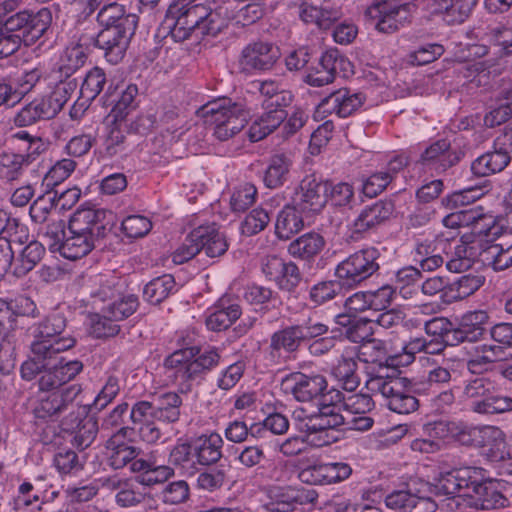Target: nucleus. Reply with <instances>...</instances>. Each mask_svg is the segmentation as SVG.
<instances>
[{"instance_id":"052dcab7","label":"nucleus","mask_w":512,"mask_h":512,"mask_svg":"<svg viewBox=\"0 0 512 512\" xmlns=\"http://www.w3.org/2000/svg\"><path fill=\"white\" fill-rule=\"evenodd\" d=\"M257 189L253 184L245 183L236 187L230 197V207L235 213L246 211L254 202Z\"/></svg>"},{"instance_id":"423d86ee","label":"nucleus","mask_w":512,"mask_h":512,"mask_svg":"<svg viewBox=\"0 0 512 512\" xmlns=\"http://www.w3.org/2000/svg\"><path fill=\"white\" fill-rule=\"evenodd\" d=\"M406 378H370L366 386L368 390L381 394L387 400L388 408L399 414H409L419 407L418 399L413 395L415 390L407 386Z\"/></svg>"},{"instance_id":"412c9836","label":"nucleus","mask_w":512,"mask_h":512,"mask_svg":"<svg viewBox=\"0 0 512 512\" xmlns=\"http://www.w3.org/2000/svg\"><path fill=\"white\" fill-rule=\"evenodd\" d=\"M285 384L289 386L294 397L300 402L311 401L319 396L323 398L325 396L323 393L328 386L323 375L302 373L291 374L286 378Z\"/></svg>"},{"instance_id":"f03ea898","label":"nucleus","mask_w":512,"mask_h":512,"mask_svg":"<svg viewBox=\"0 0 512 512\" xmlns=\"http://www.w3.org/2000/svg\"><path fill=\"white\" fill-rule=\"evenodd\" d=\"M170 13L177 15L171 29V35L176 41H184L192 33L214 37L227 26L226 18L219 11L203 4H172Z\"/></svg>"},{"instance_id":"4be33fe9","label":"nucleus","mask_w":512,"mask_h":512,"mask_svg":"<svg viewBox=\"0 0 512 512\" xmlns=\"http://www.w3.org/2000/svg\"><path fill=\"white\" fill-rule=\"evenodd\" d=\"M374 10L378 18L376 29L382 33H394L405 24L410 22V10L408 4H396L394 2H383L378 4Z\"/></svg>"},{"instance_id":"2f4dec72","label":"nucleus","mask_w":512,"mask_h":512,"mask_svg":"<svg viewBox=\"0 0 512 512\" xmlns=\"http://www.w3.org/2000/svg\"><path fill=\"white\" fill-rule=\"evenodd\" d=\"M302 213L293 203L284 206L278 213L275 223L277 237L286 240L301 231L304 227Z\"/></svg>"},{"instance_id":"c03bdc74","label":"nucleus","mask_w":512,"mask_h":512,"mask_svg":"<svg viewBox=\"0 0 512 512\" xmlns=\"http://www.w3.org/2000/svg\"><path fill=\"white\" fill-rule=\"evenodd\" d=\"M45 254V246L42 242L37 240H30L26 246L21 250L17 259L18 264L15 267V274L17 276H24L30 272L43 258Z\"/></svg>"},{"instance_id":"5fc2aeb1","label":"nucleus","mask_w":512,"mask_h":512,"mask_svg":"<svg viewBox=\"0 0 512 512\" xmlns=\"http://www.w3.org/2000/svg\"><path fill=\"white\" fill-rule=\"evenodd\" d=\"M142 483L138 481V476L129 479L121 491L116 493L115 499L121 507L135 506L145 499V488H141Z\"/></svg>"},{"instance_id":"0eeeda50","label":"nucleus","mask_w":512,"mask_h":512,"mask_svg":"<svg viewBox=\"0 0 512 512\" xmlns=\"http://www.w3.org/2000/svg\"><path fill=\"white\" fill-rule=\"evenodd\" d=\"M424 434L430 438L454 440L461 445L477 446L483 439L495 434H501L499 429L493 427H471L461 421L438 420L423 426Z\"/></svg>"},{"instance_id":"8fccbe9b","label":"nucleus","mask_w":512,"mask_h":512,"mask_svg":"<svg viewBox=\"0 0 512 512\" xmlns=\"http://www.w3.org/2000/svg\"><path fill=\"white\" fill-rule=\"evenodd\" d=\"M90 333L95 338H108L114 337L120 332V326L114 321L113 318L106 313V308L103 314L93 313L88 316Z\"/></svg>"},{"instance_id":"0e129e2a","label":"nucleus","mask_w":512,"mask_h":512,"mask_svg":"<svg viewBox=\"0 0 512 512\" xmlns=\"http://www.w3.org/2000/svg\"><path fill=\"white\" fill-rule=\"evenodd\" d=\"M393 180L390 172H375L363 179L362 192L365 196L373 198L382 193Z\"/></svg>"},{"instance_id":"72a5a7b5","label":"nucleus","mask_w":512,"mask_h":512,"mask_svg":"<svg viewBox=\"0 0 512 512\" xmlns=\"http://www.w3.org/2000/svg\"><path fill=\"white\" fill-rule=\"evenodd\" d=\"M511 157L504 151H490L475 159L471 164V171L475 176L485 177L504 170L510 163Z\"/></svg>"},{"instance_id":"4468645a","label":"nucleus","mask_w":512,"mask_h":512,"mask_svg":"<svg viewBox=\"0 0 512 512\" xmlns=\"http://www.w3.org/2000/svg\"><path fill=\"white\" fill-rule=\"evenodd\" d=\"M281 53L279 48L264 41H256L246 45L239 56V67L242 72L267 71L274 67Z\"/></svg>"},{"instance_id":"6e6552de","label":"nucleus","mask_w":512,"mask_h":512,"mask_svg":"<svg viewBox=\"0 0 512 512\" xmlns=\"http://www.w3.org/2000/svg\"><path fill=\"white\" fill-rule=\"evenodd\" d=\"M66 325L67 320L62 313L49 314L35 328L32 343L39 346L38 350L57 356L72 349L77 340L72 335H63Z\"/></svg>"},{"instance_id":"37998d69","label":"nucleus","mask_w":512,"mask_h":512,"mask_svg":"<svg viewBox=\"0 0 512 512\" xmlns=\"http://www.w3.org/2000/svg\"><path fill=\"white\" fill-rule=\"evenodd\" d=\"M57 80L52 92L44 96L55 116L63 109L78 87V82L74 77L65 78L57 74Z\"/></svg>"},{"instance_id":"bf43d9fd","label":"nucleus","mask_w":512,"mask_h":512,"mask_svg":"<svg viewBox=\"0 0 512 512\" xmlns=\"http://www.w3.org/2000/svg\"><path fill=\"white\" fill-rule=\"evenodd\" d=\"M126 136L122 130V122H115L111 119V124L108 126V133L104 139L105 153L112 157L125 151Z\"/></svg>"},{"instance_id":"58836bf2","label":"nucleus","mask_w":512,"mask_h":512,"mask_svg":"<svg viewBox=\"0 0 512 512\" xmlns=\"http://www.w3.org/2000/svg\"><path fill=\"white\" fill-rule=\"evenodd\" d=\"M69 235L62 247L61 256L69 260H77L89 254L93 249L101 245L85 234L68 230Z\"/></svg>"},{"instance_id":"dca6fc26","label":"nucleus","mask_w":512,"mask_h":512,"mask_svg":"<svg viewBox=\"0 0 512 512\" xmlns=\"http://www.w3.org/2000/svg\"><path fill=\"white\" fill-rule=\"evenodd\" d=\"M394 211L393 201L387 199L365 206L352 223V234L362 236L376 230L392 217Z\"/></svg>"},{"instance_id":"f3484780","label":"nucleus","mask_w":512,"mask_h":512,"mask_svg":"<svg viewBox=\"0 0 512 512\" xmlns=\"http://www.w3.org/2000/svg\"><path fill=\"white\" fill-rule=\"evenodd\" d=\"M82 392L79 384H71L49 394L41 399L34 413L37 418L46 419L60 416L70 407L74 406V401Z\"/></svg>"},{"instance_id":"c9c22d12","label":"nucleus","mask_w":512,"mask_h":512,"mask_svg":"<svg viewBox=\"0 0 512 512\" xmlns=\"http://www.w3.org/2000/svg\"><path fill=\"white\" fill-rule=\"evenodd\" d=\"M489 324V314L484 310H474L463 314L459 320L467 342L474 343L483 339Z\"/></svg>"},{"instance_id":"ea45409f","label":"nucleus","mask_w":512,"mask_h":512,"mask_svg":"<svg viewBox=\"0 0 512 512\" xmlns=\"http://www.w3.org/2000/svg\"><path fill=\"white\" fill-rule=\"evenodd\" d=\"M38 345L31 342V356L21 366V376L24 380H33L37 375L43 373L44 370L50 368L52 362L58 359V356L51 352L38 351Z\"/></svg>"},{"instance_id":"9d476101","label":"nucleus","mask_w":512,"mask_h":512,"mask_svg":"<svg viewBox=\"0 0 512 512\" xmlns=\"http://www.w3.org/2000/svg\"><path fill=\"white\" fill-rule=\"evenodd\" d=\"M52 23V13L48 8L37 12H13L9 16L5 33L20 38V43L26 46L34 44L47 31Z\"/></svg>"},{"instance_id":"20e7f679","label":"nucleus","mask_w":512,"mask_h":512,"mask_svg":"<svg viewBox=\"0 0 512 512\" xmlns=\"http://www.w3.org/2000/svg\"><path fill=\"white\" fill-rule=\"evenodd\" d=\"M198 113L212 126L214 136L220 141H227L241 132L249 117L243 105L229 99L209 102Z\"/></svg>"},{"instance_id":"3c124183","label":"nucleus","mask_w":512,"mask_h":512,"mask_svg":"<svg viewBox=\"0 0 512 512\" xmlns=\"http://www.w3.org/2000/svg\"><path fill=\"white\" fill-rule=\"evenodd\" d=\"M57 208V191L46 192L37 197L31 204L29 215L33 222L42 224Z\"/></svg>"},{"instance_id":"e2e57ef3","label":"nucleus","mask_w":512,"mask_h":512,"mask_svg":"<svg viewBox=\"0 0 512 512\" xmlns=\"http://www.w3.org/2000/svg\"><path fill=\"white\" fill-rule=\"evenodd\" d=\"M386 355L385 343L372 337L361 344L358 351V358L365 363H381Z\"/></svg>"},{"instance_id":"f257e3e1","label":"nucleus","mask_w":512,"mask_h":512,"mask_svg":"<svg viewBox=\"0 0 512 512\" xmlns=\"http://www.w3.org/2000/svg\"><path fill=\"white\" fill-rule=\"evenodd\" d=\"M215 348L201 349L197 346L179 349L164 360V368L170 378L178 383L181 393H188L195 381L203 377L220 362Z\"/></svg>"},{"instance_id":"13d9d810","label":"nucleus","mask_w":512,"mask_h":512,"mask_svg":"<svg viewBox=\"0 0 512 512\" xmlns=\"http://www.w3.org/2000/svg\"><path fill=\"white\" fill-rule=\"evenodd\" d=\"M99 430L98 421L93 416L82 419L75 432L73 443L81 450L88 448L95 440Z\"/></svg>"},{"instance_id":"a18cd8bd","label":"nucleus","mask_w":512,"mask_h":512,"mask_svg":"<svg viewBox=\"0 0 512 512\" xmlns=\"http://www.w3.org/2000/svg\"><path fill=\"white\" fill-rule=\"evenodd\" d=\"M83 289L84 292L89 295L92 303L112 299L116 293L113 280L99 274L90 276Z\"/></svg>"},{"instance_id":"79ce46f5","label":"nucleus","mask_w":512,"mask_h":512,"mask_svg":"<svg viewBox=\"0 0 512 512\" xmlns=\"http://www.w3.org/2000/svg\"><path fill=\"white\" fill-rule=\"evenodd\" d=\"M87 53L82 44H73L66 47L60 59L57 74L60 77H73V75L85 64Z\"/></svg>"},{"instance_id":"473e14b6","label":"nucleus","mask_w":512,"mask_h":512,"mask_svg":"<svg viewBox=\"0 0 512 512\" xmlns=\"http://www.w3.org/2000/svg\"><path fill=\"white\" fill-rule=\"evenodd\" d=\"M357 368L358 364L354 357L347 353H342L337 363L332 367L331 374L344 390L353 392L360 384Z\"/></svg>"},{"instance_id":"39448f33","label":"nucleus","mask_w":512,"mask_h":512,"mask_svg":"<svg viewBox=\"0 0 512 512\" xmlns=\"http://www.w3.org/2000/svg\"><path fill=\"white\" fill-rule=\"evenodd\" d=\"M463 395L470 400L471 410L478 414L493 415L512 411V397L497 393L494 383L486 377L466 381Z\"/></svg>"},{"instance_id":"864d4df0","label":"nucleus","mask_w":512,"mask_h":512,"mask_svg":"<svg viewBox=\"0 0 512 512\" xmlns=\"http://www.w3.org/2000/svg\"><path fill=\"white\" fill-rule=\"evenodd\" d=\"M106 84V76L102 69H91L84 78L80 87V95L85 101L94 100L103 90Z\"/></svg>"},{"instance_id":"bb28decb","label":"nucleus","mask_w":512,"mask_h":512,"mask_svg":"<svg viewBox=\"0 0 512 512\" xmlns=\"http://www.w3.org/2000/svg\"><path fill=\"white\" fill-rule=\"evenodd\" d=\"M98 12L97 21L102 28L115 27L122 29L125 23H129L132 29L138 25V16L133 13H126L125 7L117 2H104Z\"/></svg>"},{"instance_id":"1a4fd4ad","label":"nucleus","mask_w":512,"mask_h":512,"mask_svg":"<svg viewBox=\"0 0 512 512\" xmlns=\"http://www.w3.org/2000/svg\"><path fill=\"white\" fill-rule=\"evenodd\" d=\"M381 252L376 247H367L340 262L335 275L344 285H358L374 275L379 269Z\"/></svg>"},{"instance_id":"680f3d73","label":"nucleus","mask_w":512,"mask_h":512,"mask_svg":"<svg viewBox=\"0 0 512 512\" xmlns=\"http://www.w3.org/2000/svg\"><path fill=\"white\" fill-rule=\"evenodd\" d=\"M138 305L137 296L129 294L109 304L106 307V313H108L114 321H121L131 316L136 311Z\"/></svg>"},{"instance_id":"338daca9","label":"nucleus","mask_w":512,"mask_h":512,"mask_svg":"<svg viewBox=\"0 0 512 512\" xmlns=\"http://www.w3.org/2000/svg\"><path fill=\"white\" fill-rule=\"evenodd\" d=\"M121 228L127 237L140 238L151 230L152 222L142 215H130L122 221Z\"/></svg>"},{"instance_id":"09e8293b","label":"nucleus","mask_w":512,"mask_h":512,"mask_svg":"<svg viewBox=\"0 0 512 512\" xmlns=\"http://www.w3.org/2000/svg\"><path fill=\"white\" fill-rule=\"evenodd\" d=\"M480 256L494 271H504L512 266V245L507 248L498 244L490 245L481 251Z\"/></svg>"},{"instance_id":"69168bd1","label":"nucleus","mask_w":512,"mask_h":512,"mask_svg":"<svg viewBox=\"0 0 512 512\" xmlns=\"http://www.w3.org/2000/svg\"><path fill=\"white\" fill-rule=\"evenodd\" d=\"M269 222L268 211L263 208L253 209L241 224L242 233L248 236L255 235L264 230Z\"/></svg>"},{"instance_id":"f8f14e48","label":"nucleus","mask_w":512,"mask_h":512,"mask_svg":"<svg viewBox=\"0 0 512 512\" xmlns=\"http://www.w3.org/2000/svg\"><path fill=\"white\" fill-rule=\"evenodd\" d=\"M351 62L337 49L326 50L316 65L311 66L304 81L313 87H322L332 83L339 71L351 69Z\"/></svg>"},{"instance_id":"de8ad7c7","label":"nucleus","mask_w":512,"mask_h":512,"mask_svg":"<svg viewBox=\"0 0 512 512\" xmlns=\"http://www.w3.org/2000/svg\"><path fill=\"white\" fill-rule=\"evenodd\" d=\"M137 96L138 87L135 84H129L122 90L108 118L114 119L115 122H123L126 117L136 109Z\"/></svg>"},{"instance_id":"aec40b11","label":"nucleus","mask_w":512,"mask_h":512,"mask_svg":"<svg viewBox=\"0 0 512 512\" xmlns=\"http://www.w3.org/2000/svg\"><path fill=\"white\" fill-rule=\"evenodd\" d=\"M363 102L364 96L361 93H353L347 88H341L321 100L317 113L335 114L344 118L360 108Z\"/></svg>"},{"instance_id":"cd10ccee","label":"nucleus","mask_w":512,"mask_h":512,"mask_svg":"<svg viewBox=\"0 0 512 512\" xmlns=\"http://www.w3.org/2000/svg\"><path fill=\"white\" fill-rule=\"evenodd\" d=\"M341 401L342 393L340 391H335V400L334 396H331L329 401L327 395L323 396L316 413L323 432L337 429L345 424V416L341 413V405L337 403Z\"/></svg>"},{"instance_id":"e433bc0d","label":"nucleus","mask_w":512,"mask_h":512,"mask_svg":"<svg viewBox=\"0 0 512 512\" xmlns=\"http://www.w3.org/2000/svg\"><path fill=\"white\" fill-rule=\"evenodd\" d=\"M51 107L45 97L34 99L25 105L14 117V123L18 127L30 126L39 120L54 118Z\"/></svg>"},{"instance_id":"774afa93","label":"nucleus","mask_w":512,"mask_h":512,"mask_svg":"<svg viewBox=\"0 0 512 512\" xmlns=\"http://www.w3.org/2000/svg\"><path fill=\"white\" fill-rule=\"evenodd\" d=\"M302 280L299 267L292 261L284 263L276 285L280 290L293 292Z\"/></svg>"},{"instance_id":"ddd939ff","label":"nucleus","mask_w":512,"mask_h":512,"mask_svg":"<svg viewBox=\"0 0 512 512\" xmlns=\"http://www.w3.org/2000/svg\"><path fill=\"white\" fill-rule=\"evenodd\" d=\"M108 215L111 216V213L104 210L77 209L69 220L68 230L83 233L101 244L112 228Z\"/></svg>"},{"instance_id":"49530a36","label":"nucleus","mask_w":512,"mask_h":512,"mask_svg":"<svg viewBox=\"0 0 512 512\" xmlns=\"http://www.w3.org/2000/svg\"><path fill=\"white\" fill-rule=\"evenodd\" d=\"M175 287V280L172 275L164 274L154 278L146 284L143 291L144 298L151 304H159L165 300Z\"/></svg>"},{"instance_id":"6e6d98bb","label":"nucleus","mask_w":512,"mask_h":512,"mask_svg":"<svg viewBox=\"0 0 512 512\" xmlns=\"http://www.w3.org/2000/svg\"><path fill=\"white\" fill-rule=\"evenodd\" d=\"M65 228L66 225L63 220L53 221L46 225L42 233V239L44 245H47L51 252L61 254L62 247L67 239Z\"/></svg>"},{"instance_id":"5701e85b","label":"nucleus","mask_w":512,"mask_h":512,"mask_svg":"<svg viewBox=\"0 0 512 512\" xmlns=\"http://www.w3.org/2000/svg\"><path fill=\"white\" fill-rule=\"evenodd\" d=\"M477 0H431L429 10L440 15L449 25L463 23L471 13Z\"/></svg>"},{"instance_id":"4d7b16f0","label":"nucleus","mask_w":512,"mask_h":512,"mask_svg":"<svg viewBox=\"0 0 512 512\" xmlns=\"http://www.w3.org/2000/svg\"><path fill=\"white\" fill-rule=\"evenodd\" d=\"M29 238L28 227L21 223L18 218L10 216L0 241L13 247V245L22 246L26 244Z\"/></svg>"},{"instance_id":"603ef678","label":"nucleus","mask_w":512,"mask_h":512,"mask_svg":"<svg viewBox=\"0 0 512 512\" xmlns=\"http://www.w3.org/2000/svg\"><path fill=\"white\" fill-rule=\"evenodd\" d=\"M459 493L471 498V494L484 479L483 469L478 467H463L455 469Z\"/></svg>"},{"instance_id":"a878e982","label":"nucleus","mask_w":512,"mask_h":512,"mask_svg":"<svg viewBox=\"0 0 512 512\" xmlns=\"http://www.w3.org/2000/svg\"><path fill=\"white\" fill-rule=\"evenodd\" d=\"M242 314L239 304L230 303L227 298H221L214 310L206 318V326L212 331L228 329Z\"/></svg>"},{"instance_id":"7ed1b4c3","label":"nucleus","mask_w":512,"mask_h":512,"mask_svg":"<svg viewBox=\"0 0 512 512\" xmlns=\"http://www.w3.org/2000/svg\"><path fill=\"white\" fill-rule=\"evenodd\" d=\"M10 147L0 154V178L11 182L19 179L43 151L40 138L27 131H19L10 136Z\"/></svg>"},{"instance_id":"9b49d317","label":"nucleus","mask_w":512,"mask_h":512,"mask_svg":"<svg viewBox=\"0 0 512 512\" xmlns=\"http://www.w3.org/2000/svg\"><path fill=\"white\" fill-rule=\"evenodd\" d=\"M136 29L125 23L122 29L115 27L102 28L93 38V44L102 51L104 58L111 64L119 63L125 56L130 40Z\"/></svg>"},{"instance_id":"2eb2a0df","label":"nucleus","mask_w":512,"mask_h":512,"mask_svg":"<svg viewBox=\"0 0 512 512\" xmlns=\"http://www.w3.org/2000/svg\"><path fill=\"white\" fill-rule=\"evenodd\" d=\"M328 182L317 179L314 175L306 176L300 183L292 203L303 213L317 214L328 201Z\"/></svg>"},{"instance_id":"c85d7f7f","label":"nucleus","mask_w":512,"mask_h":512,"mask_svg":"<svg viewBox=\"0 0 512 512\" xmlns=\"http://www.w3.org/2000/svg\"><path fill=\"white\" fill-rule=\"evenodd\" d=\"M325 239L322 235L309 232L293 240L288 246L289 254L305 261L314 259L324 248Z\"/></svg>"},{"instance_id":"7c9ffc66","label":"nucleus","mask_w":512,"mask_h":512,"mask_svg":"<svg viewBox=\"0 0 512 512\" xmlns=\"http://www.w3.org/2000/svg\"><path fill=\"white\" fill-rule=\"evenodd\" d=\"M287 112L271 111L264 109V112L256 117L248 130V137L251 142H258L274 132L287 118Z\"/></svg>"},{"instance_id":"c756f323","label":"nucleus","mask_w":512,"mask_h":512,"mask_svg":"<svg viewBox=\"0 0 512 512\" xmlns=\"http://www.w3.org/2000/svg\"><path fill=\"white\" fill-rule=\"evenodd\" d=\"M303 340L297 324L286 326L271 335L270 354L280 355L281 351L288 354L296 353L302 345Z\"/></svg>"},{"instance_id":"4c0bfd02","label":"nucleus","mask_w":512,"mask_h":512,"mask_svg":"<svg viewBox=\"0 0 512 512\" xmlns=\"http://www.w3.org/2000/svg\"><path fill=\"white\" fill-rule=\"evenodd\" d=\"M154 419L163 423H175L179 420L182 399L176 392H166L155 400Z\"/></svg>"},{"instance_id":"b1692460","label":"nucleus","mask_w":512,"mask_h":512,"mask_svg":"<svg viewBox=\"0 0 512 512\" xmlns=\"http://www.w3.org/2000/svg\"><path fill=\"white\" fill-rule=\"evenodd\" d=\"M190 239L198 242L201 251L204 250L209 257H219L228 249L226 237L215 223L195 228L190 233Z\"/></svg>"},{"instance_id":"6ab92c4d","label":"nucleus","mask_w":512,"mask_h":512,"mask_svg":"<svg viewBox=\"0 0 512 512\" xmlns=\"http://www.w3.org/2000/svg\"><path fill=\"white\" fill-rule=\"evenodd\" d=\"M463 153L451 147L447 139H440L429 145L420 155L419 162L438 172H444L455 166Z\"/></svg>"},{"instance_id":"f704fd0d","label":"nucleus","mask_w":512,"mask_h":512,"mask_svg":"<svg viewBox=\"0 0 512 512\" xmlns=\"http://www.w3.org/2000/svg\"><path fill=\"white\" fill-rule=\"evenodd\" d=\"M109 465L121 469L141 454V450L128 442L119 441V437H110L106 443Z\"/></svg>"},{"instance_id":"a19ab883","label":"nucleus","mask_w":512,"mask_h":512,"mask_svg":"<svg viewBox=\"0 0 512 512\" xmlns=\"http://www.w3.org/2000/svg\"><path fill=\"white\" fill-rule=\"evenodd\" d=\"M291 159L283 154H274L271 156L264 175V183L268 188L281 187L289 176Z\"/></svg>"},{"instance_id":"393cba45","label":"nucleus","mask_w":512,"mask_h":512,"mask_svg":"<svg viewBox=\"0 0 512 512\" xmlns=\"http://www.w3.org/2000/svg\"><path fill=\"white\" fill-rule=\"evenodd\" d=\"M224 441L218 433L202 434L193 439L194 457L202 466L216 464L223 456Z\"/></svg>"},{"instance_id":"a211bd4d","label":"nucleus","mask_w":512,"mask_h":512,"mask_svg":"<svg viewBox=\"0 0 512 512\" xmlns=\"http://www.w3.org/2000/svg\"><path fill=\"white\" fill-rule=\"evenodd\" d=\"M504 487L505 484L502 480L483 479L473 494H471L468 503L476 510H492L508 507L510 501L503 493Z\"/></svg>"}]
</instances>
